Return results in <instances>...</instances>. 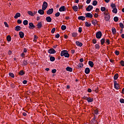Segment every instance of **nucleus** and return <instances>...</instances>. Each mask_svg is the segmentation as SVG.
<instances>
[{"label":"nucleus","mask_w":124,"mask_h":124,"mask_svg":"<svg viewBox=\"0 0 124 124\" xmlns=\"http://www.w3.org/2000/svg\"><path fill=\"white\" fill-rule=\"evenodd\" d=\"M119 26H120V28H121V29H124V24H123V23L120 22L119 23Z\"/></svg>","instance_id":"nucleus-45"},{"label":"nucleus","mask_w":124,"mask_h":124,"mask_svg":"<svg viewBox=\"0 0 124 124\" xmlns=\"http://www.w3.org/2000/svg\"><path fill=\"white\" fill-rule=\"evenodd\" d=\"M55 31H56V28H53L52 30H51V33H54Z\"/></svg>","instance_id":"nucleus-51"},{"label":"nucleus","mask_w":124,"mask_h":124,"mask_svg":"<svg viewBox=\"0 0 124 124\" xmlns=\"http://www.w3.org/2000/svg\"><path fill=\"white\" fill-rule=\"evenodd\" d=\"M46 20L48 23H51V22H52V18H51L50 16L46 17Z\"/></svg>","instance_id":"nucleus-12"},{"label":"nucleus","mask_w":124,"mask_h":124,"mask_svg":"<svg viewBox=\"0 0 124 124\" xmlns=\"http://www.w3.org/2000/svg\"><path fill=\"white\" fill-rule=\"evenodd\" d=\"M4 24L5 25V27H6V28H9V26H8V24H7L6 22H4Z\"/></svg>","instance_id":"nucleus-52"},{"label":"nucleus","mask_w":124,"mask_h":124,"mask_svg":"<svg viewBox=\"0 0 124 124\" xmlns=\"http://www.w3.org/2000/svg\"><path fill=\"white\" fill-rule=\"evenodd\" d=\"M91 26H92V24H91V23H89L88 22H85V27H91Z\"/></svg>","instance_id":"nucleus-34"},{"label":"nucleus","mask_w":124,"mask_h":124,"mask_svg":"<svg viewBox=\"0 0 124 124\" xmlns=\"http://www.w3.org/2000/svg\"><path fill=\"white\" fill-rule=\"evenodd\" d=\"M71 54H75V50L72 49L71 50Z\"/></svg>","instance_id":"nucleus-62"},{"label":"nucleus","mask_w":124,"mask_h":124,"mask_svg":"<svg viewBox=\"0 0 124 124\" xmlns=\"http://www.w3.org/2000/svg\"><path fill=\"white\" fill-rule=\"evenodd\" d=\"M106 44L107 45H109L110 44V40L109 39L106 40Z\"/></svg>","instance_id":"nucleus-47"},{"label":"nucleus","mask_w":124,"mask_h":124,"mask_svg":"<svg viewBox=\"0 0 124 124\" xmlns=\"http://www.w3.org/2000/svg\"><path fill=\"white\" fill-rule=\"evenodd\" d=\"M78 35V33H77V32H74L72 33L73 37H76V36H77Z\"/></svg>","instance_id":"nucleus-44"},{"label":"nucleus","mask_w":124,"mask_h":124,"mask_svg":"<svg viewBox=\"0 0 124 124\" xmlns=\"http://www.w3.org/2000/svg\"><path fill=\"white\" fill-rule=\"evenodd\" d=\"M93 44H95L96 43V40L95 39L93 40Z\"/></svg>","instance_id":"nucleus-59"},{"label":"nucleus","mask_w":124,"mask_h":124,"mask_svg":"<svg viewBox=\"0 0 124 124\" xmlns=\"http://www.w3.org/2000/svg\"><path fill=\"white\" fill-rule=\"evenodd\" d=\"M56 38H59L60 37V34L58 33L56 35H55Z\"/></svg>","instance_id":"nucleus-60"},{"label":"nucleus","mask_w":124,"mask_h":124,"mask_svg":"<svg viewBox=\"0 0 124 124\" xmlns=\"http://www.w3.org/2000/svg\"><path fill=\"white\" fill-rule=\"evenodd\" d=\"M62 31H65L66 30V26L65 25H62L61 27Z\"/></svg>","instance_id":"nucleus-38"},{"label":"nucleus","mask_w":124,"mask_h":124,"mask_svg":"<svg viewBox=\"0 0 124 124\" xmlns=\"http://www.w3.org/2000/svg\"><path fill=\"white\" fill-rule=\"evenodd\" d=\"M19 35L20 38H23L24 36L25 35V34L24 33V32H23L22 31H20L19 33Z\"/></svg>","instance_id":"nucleus-19"},{"label":"nucleus","mask_w":124,"mask_h":124,"mask_svg":"<svg viewBox=\"0 0 124 124\" xmlns=\"http://www.w3.org/2000/svg\"><path fill=\"white\" fill-rule=\"evenodd\" d=\"M87 101H88V103L93 102V99L91 98V97H88L87 99Z\"/></svg>","instance_id":"nucleus-25"},{"label":"nucleus","mask_w":124,"mask_h":124,"mask_svg":"<svg viewBox=\"0 0 124 124\" xmlns=\"http://www.w3.org/2000/svg\"><path fill=\"white\" fill-rule=\"evenodd\" d=\"M85 19H86V17L84 16H79L78 17V19L81 20V21H85Z\"/></svg>","instance_id":"nucleus-17"},{"label":"nucleus","mask_w":124,"mask_h":124,"mask_svg":"<svg viewBox=\"0 0 124 124\" xmlns=\"http://www.w3.org/2000/svg\"><path fill=\"white\" fill-rule=\"evenodd\" d=\"M92 123L93 124H96V121H95V116H94L92 120Z\"/></svg>","instance_id":"nucleus-40"},{"label":"nucleus","mask_w":124,"mask_h":124,"mask_svg":"<svg viewBox=\"0 0 124 124\" xmlns=\"http://www.w3.org/2000/svg\"><path fill=\"white\" fill-rule=\"evenodd\" d=\"M110 6L112 8V9H113L114 8H116V4L111 3Z\"/></svg>","instance_id":"nucleus-39"},{"label":"nucleus","mask_w":124,"mask_h":124,"mask_svg":"<svg viewBox=\"0 0 124 124\" xmlns=\"http://www.w3.org/2000/svg\"><path fill=\"white\" fill-rule=\"evenodd\" d=\"M105 10H106V8H105V7H101V11H102V12L105 11Z\"/></svg>","instance_id":"nucleus-49"},{"label":"nucleus","mask_w":124,"mask_h":124,"mask_svg":"<svg viewBox=\"0 0 124 124\" xmlns=\"http://www.w3.org/2000/svg\"><path fill=\"white\" fill-rule=\"evenodd\" d=\"M95 49H97L98 50H99V48H100V46H99V45L97 44L95 45Z\"/></svg>","instance_id":"nucleus-43"},{"label":"nucleus","mask_w":124,"mask_h":124,"mask_svg":"<svg viewBox=\"0 0 124 124\" xmlns=\"http://www.w3.org/2000/svg\"><path fill=\"white\" fill-rule=\"evenodd\" d=\"M47 7H48V3L46 1H44L42 5V9H43V10H46Z\"/></svg>","instance_id":"nucleus-3"},{"label":"nucleus","mask_w":124,"mask_h":124,"mask_svg":"<svg viewBox=\"0 0 124 124\" xmlns=\"http://www.w3.org/2000/svg\"><path fill=\"white\" fill-rule=\"evenodd\" d=\"M25 72H24L23 70H21L19 72L18 74L19 75H20L21 76H23V75H25Z\"/></svg>","instance_id":"nucleus-26"},{"label":"nucleus","mask_w":124,"mask_h":124,"mask_svg":"<svg viewBox=\"0 0 124 124\" xmlns=\"http://www.w3.org/2000/svg\"><path fill=\"white\" fill-rule=\"evenodd\" d=\"M19 17H21V14L20 13H17L14 16L15 19H17L19 18Z\"/></svg>","instance_id":"nucleus-15"},{"label":"nucleus","mask_w":124,"mask_h":124,"mask_svg":"<svg viewBox=\"0 0 124 124\" xmlns=\"http://www.w3.org/2000/svg\"><path fill=\"white\" fill-rule=\"evenodd\" d=\"M61 57H65V58H69V53H68V51L67 50H62L61 52Z\"/></svg>","instance_id":"nucleus-1"},{"label":"nucleus","mask_w":124,"mask_h":124,"mask_svg":"<svg viewBox=\"0 0 124 124\" xmlns=\"http://www.w3.org/2000/svg\"><path fill=\"white\" fill-rule=\"evenodd\" d=\"M15 31H21V26H16L15 27Z\"/></svg>","instance_id":"nucleus-20"},{"label":"nucleus","mask_w":124,"mask_h":124,"mask_svg":"<svg viewBox=\"0 0 124 124\" xmlns=\"http://www.w3.org/2000/svg\"><path fill=\"white\" fill-rule=\"evenodd\" d=\"M88 64H89V65H90L91 67H93V62L92 61H89L88 62Z\"/></svg>","instance_id":"nucleus-23"},{"label":"nucleus","mask_w":124,"mask_h":124,"mask_svg":"<svg viewBox=\"0 0 124 124\" xmlns=\"http://www.w3.org/2000/svg\"><path fill=\"white\" fill-rule=\"evenodd\" d=\"M17 23L18 24H22V20L20 19L17 20Z\"/></svg>","instance_id":"nucleus-63"},{"label":"nucleus","mask_w":124,"mask_h":124,"mask_svg":"<svg viewBox=\"0 0 124 124\" xmlns=\"http://www.w3.org/2000/svg\"><path fill=\"white\" fill-rule=\"evenodd\" d=\"M38 29H41L42 28V22H39L37 25Z\"/></svg>","instance_id":"nucleus-21"},{"label":"nucleus","mask_w":124,"mask_h":124,"mask_svg":"<svg viewBox=\"0 0 124 124\" xmlns=\"http://www.w3.org/2000/svg\"><path fill=\"white\" fill-rule=\"evenodd\" d=\"M9 75L10 77H12V78H14V77H15V75H14L12 73H9Z\"/></svg>","instance_id":"nucleus-42"},{"label":"nucleus","mask_w":124,"mask_h":124,"mask_svg":"<svg viewBox=\"0 0 124 124\" xmlns=\"http://www.w3.org/2000/svg\"><path fill=\"white\" fill-rule=\"evenodd\" d=\"M109 20H110V15H108V16H105L106 21H109Z\"/></svg>","instance_id":"nucleus-29"},{"label":"nucleus","mask_w":124,"mask_h":124,"mask_svg":"<svg viewBox=\"0 0 124 124\" xmlns=\"http://www.w3.org/2000/svg\"><path fill=\"white\" fill-rule=\"evenodd\" d=\"M92 24H93V25H94V26H95V25H98V21H97V20H96V19H93L92 21Z\"/></svg>","instance_id":"nucleus-9"},{"label":"nucleus","mask_w":124,"mask_h":124,"mask_svg":"<svg viewBox=\"0 0 124 124\" xmlns=\"http://www.w3.org/2000/svg\"><path fill=\"white\" fill-rule=\"evenodd\" d=\"M23 25H24V26H27V25H28V24H29V21L27 20H25L23 21Z\"/></svg>","instance_id":"nucleus-30"},{"label":"nucleus","mask_w":124,"mask_h":124,"mask_svg":"<svg viewBox=\"0 0 124 124\" xmlns=\"http://www.w3.org/2000/svg\"><path fill=\"white\" fill-rule=\"evenodd\" d=\"M115 54L116 55V56H119V55H120V52H119L118 50H115Z\"/></svg>","instance_id":"nucleus-50"},{"label":"nucleus","mask_w":124,"mask_h":124,"mask_svg":"<svg viewBox=\"0 0 124 124\" xmlns=\"http://www.w3.org/2000/svg\"><path fill=\"white\" fill-rule=\"evenodd\" d=\"M28 14L29 15H31V16H33V13H32V12L29 11L28 12Z\"/></svg>","instance_id":"nucleus-46"},{"label":"nucleus","mask_w":124,"mask_h":124,"mask_svg":"<svg viewBox=\"0 0 124 124\" xmlns=\"http://www.w3.org/2000/svg\"><path fill=\"white\" fill-rule=\"evenodd\" d=\"M92 4L93 5V6H96L97 5V1L95 0L93 1Z\"/></svg>","instance_id":"nucleus-36"},{"label":"nucleus","mask_w":124,"mask_h":124,"mask_svg":"<svg viewBox=\"0 0 124 124\" xmlns=\"http://www.w3.org/2000/svg\"><path fill=\"white\" fill-rule=\"evenodd\" d=\"M102 36V33L100 31H99L96 32V38H97L98 39H100Z\"/></svg>","instance_id":"nucleus-2"},{"label":"nucleus","mask_w":124,"mask_h":124,"mask_svg":"<svg viewBox=\"0 0 124 124\" xmlns=\"http://www.w3.org/2000/svg\"><path fill=\"white\" fill-rule=\"evenodd\" d=\"M50 62H55V60H56V58L54 56H51L49 59Z\"/></svg>","instance_id":"nucleus-28"},{"label":"nucleus","mask_w":124,"mask_h":124,"mask_svg":"<svg viewBox=\"0 0 124 124\" xmlns=\"http://www.w3.org/2000/svg\"><path fill=\"white\" fill-rule=\"evenodd\" d=\"M104 15H106V16H108V15H110V14H109L108 13H107L106 12H105L104 13Z\"/></svg>","instance_id":"nucleus-61"},{"label":"nucleus","mask_w":124,"mask_h":124,"mask_svg":"<svg viewBox=\"0 0 124 124\" xmlns=\"http://www.w3.org/2000/svg\"><path fill=\"white\" fill-rule=\"evenodd\" d=\"M51 72L52 73H56L57 72V70L55 69H52Z\"/></svg>","instance_id":"nucleus-54"},{"label":"nucleus","mask_w":124,"mask_h":124,"mask_svg":"<svg viewBox=\"0 0 124 124\" xmlns=\"http://www.w3.org/2000/svg\"><path fill=\"white\" fill-rule=\"evenodd\" d=\"M78 32H80V33L82 32V28L79 27V28H78Z\"/></svg>","instance_id":"nucleus-57"},{"label":"nucleus","mask_w":124,"mask_h":124,"mask_svg":"<svg viewBox=\"0 0 124 124\" xmlns=\"http://www.w3.org/2000/svg\"><path fill=\"white\" fill-rule=\"evenodd\" d=\"M29 29H34L35 28V26L34 25H33V23L32 22H31L29 23Z\"/></svg>","instance_id":"nucleus-11"},{"label":"nucleus","mask_w":124,"mask_h":124,"mask_svg":"<svg viewBox=\"0 0 124 124\" xmlns=\"http://www.w3.org/2000/svg\"><path fill=\"white\" fill-rule=\"evenodd\" d=\"M65 11V7L64 6H62L59 8V11L60 12H63Z\"/></svg>","instance_id":"nucleus-10"},{"label":"nucleus","mask_w":124,"mask_h":124,"mask_svg":"<svg viewBox=\"0 0 124 124\" xmlns=\"http://www.w3.org/2000/svg\"><path fill=\"white\" fill-rule=\"evenodd\" d=\"M78 68H82V67H83V66H84V64L82 63H79L78 65Z\"/></svg>","instance_id":"nucleus-24"},{"label":"nucleus","mask_w":124,"mask_h":124,"mask_svg":"<svg viewBox=\"0 0 124 124\" xmlns=\"http://www.w3.org/2000/svg\"><path fill=\"white\" fill-rule=\"evenodd\" d=\"M47 53H48L49 54H55V53H56V51L54 48H50L48 50Z\"/></svg>","instance_id":"nucleus-5"},{"label":"nucleus","mask_w":124,"mask_h":124,"mask_svg":"<svg viewBox=\"0 0 124 124\" xmlns=\"http://www.w3.org/2000/svg\"><path fill=\"white\" fill-rule=\"evenodd\" d=\"M72 8H73V10L75 11V12L78 11V7L77 5L73 6L72 7Z\"/></svg>","instance_id":"nucleus-22"},{"label":"nucleus","mask_w":124,"mask_h":124,"mask_svg":"<svg viewBox=\"0 0 124 124\" xmlns=\"http://www.w3.org/2000/svg\"><path fill=\"white\" fill-rule=\"evenodd\" d=\"M79 8H82L83 7V5L81 4H78V5Z\"/></svg>","instance_id":"nucleus-64"},{"label":"nucleus","mask_w":124,"mask_h":124,"mask_svg":"<svg viewBox=\"0 0 124 124\" xmlns=\"http://www.w3.org/2000/svg\"><path fill=\"white\" fill-rule=\"evenodd\" d=\"M111 31L113 34H115V33L117 32V31L116 30L115 28H112Z\"/></svg>","instance_id":"nucleus-35"},{"label":"nucleus","mask_w":124,"mask_h":124,"mask_svg":"<svg viewBox=\"0 0 124 124\" xmlns=\"http://www.w3.org/2000/svg\"><path fill=\"white\" fill-rule=\"evenodd\" d=\"M93 9V6L92 5H89L87 8H86V11L90 12L91 10Z\"/></svg>","instance_id":"nucleus-8"},{"label":"nucleus","mask_w":124,"mask_h":124,"mask_svg":"<svg viewBox=\"0 0 124 124\" xmlns=\"http://www.w3.org/2000/svg\"><path fill=\"white\" fill-rule=\"evenodd\" d=\"M94 114H95V115H97L98 114V110H97V109L95 110Z\"/></svg>","instance_id":"nucleus-58"},{"label":"nucleus","mask_w":124,"mask_h":124,"mask_svg":"<svg viewBox=\"0 0 124 124\" xmlns=\"http://www.w3.org/2000/svg\"><path fill=\"white\" fill-rule=\"evenodd\" d=\"M61 15V13L60 12H57L55 14V17H59Z\"/></svg>","instance_id":"nucleus-48"},{"label":"nucleus","mask_w":124,"mask_h":124,"mask_svg":"<svg viewBox=\"0 0 124 124\" xmlns=\"http://www.w3.org/2000/svg\"><path fill=\"white\" fill-rule=\"evenodd\" d=\"M44 10H43V9H42V10L40 9L38 11V13H39V14H40V15H44Z\"/></svg>","instance_id":"nucleus-14"},{"label":"nucleus","mask_w":124,"mask_h":124,"mask_svg":"<svg viewBox=\"0 0 124 124\" xmlns=\"http://www.w3.org/2000/svg\"><path fill=\"white\" fill-rule=\"evenodd\" d=\"M120 103H124V99L123 98H120Z\"/></svg>","instance_id":"nucleus-53"},{"label":"nucleus","mask_w":124,"mask_h":124,"mask_svg":"<svg viewBox=\"0 0 124 124\" xmlns=\"http://www.w3.org/2000/svg\"><path fill=\"white\" fill-rule=\"evenodd\" d=\"M114 86L116 90H119L120 89V84L117 82V81L114 80Z\"/></svg>","instance_id":"nucleus-4"},{"label":"nucleus","mask_w":124,"mask_h":124,"mask_svg":"<svg viewBox=\"0 0 124 124\" xmlns=\"http://www.w3.org/2000/svg\"><path fill=\"white\" fill-rule=\"evenodd\" d=\"M7 40L8 42H10V41H11V36H10V35H8L7 36Z\"/></svg>","instance_id":"nucleus-32"},{"label":"nucleus","mask_w":124,"mask_h":124,"mask_svg":"<svg viewBox=\"0 0 124 124\" xmlns=\"http://www.w3.org/2000/svg\"><path fill=\"white\" fill-rule=\"evenodd\" d=\"M113 13H115V14H117V13L118 12V9L116 8L113 9L112 10Z\"/></svg>","instance_id":"nucleus-37"},{"label":"nucleus","mask_w":124,"mask_h":124,"mask_svg":"<svg viewBox=\"0 0 124 124\" xmlns=\"http://www.w3.org/2000/svg\"><path fill=\"white\" fill-rule=\"evenodd\" d=\"M100 42H101V45H103V44H104V43H105V38H102L100 40Z\"/></svg>","instance_id":"nucleus-33"},{"label":"nucleus","mask_w":124,"mask_h":124,"mask_svg":"<svg viewBox=\"0 0 124 124\" xmlns=\"http://www.w3.org/2000/svg\"><path fill=\"white\" fill-rule=\"evenodd\" d=\"M85 15L86 18H93V14L91 13H85Z\"/></svg>","instance_id":"nucleus-7"},{"label":"nucleus","mask_w":124,"mask_h":124,"mask_svg":"<svg viewBox=\"0 0 124 124\" xmlns=\"http://www.w3.org/2000/svg\"><path fill=\"white\" fill-rule=\"evenodd\" d=\"M114 22H118L119 21V17L115 16L113 18Z\"/></svg>","instance_id":"nucleus-41"},{"label":"nucleus","mask_w":124,"mask_h":124,"mask_svg":"<svg viewBox=\"0 0 124 124\" xmlns=\"http://www.w3.org/2000/svg\"><path fill=\"white\" fill-rule=\"evenodd\" d=\"M66 70L67 71H69L70 72H72V71L73 70V69H72V68L69 67V66H67L66 68Z\"/></svg>","instance_id":"nucleus-18"},{"label":"nucleus","mask_w":124,"mask_h":124,"mask_svg":"<svg viewBox=\"0 0 124 124\" xmlns=\"http://www.w3.org/2000/svg\"><path fill=\"white\" fill-rule=\"evenodd\" d=\"M53 12H54V9L51 8L48 9L46 11V14H47V15H51V14H52Z\"/></svg>","instance_id":"nucleus-6"},{"label":"nucleus","mask_w":124,"mask_h":124,"mask_svg":"<svg viewBox=\"0 0 124 124\" xmlns=\"http://www.w3.org/2000/svg\"><path fill=\"white\" fill-rule=\"evenodd\" d=\"M91 72V70L90 69V68L87 67L85 68V73L86 74H89Z\"/></svg>","instance_id":"nucleus-13"},{"label":"nucleus","mask_w":124,"mask_h":124,"mask_svg":"<svg viewBox=\"0 0 124 124\" xmlns=\"http://www.w3.org/2000/svg\"><path fill=\"white\" fill-rule=\"evenodd\" d=\"M11 87L13 88V89H14V88H15V85L14 83H12L11 84Z\"/></svg>","instance_id":"nucleus-56"},{"label":"nucleus","mask_w":124,"mask_h":124,"mask_svg":"<svg viewBox=\"0 0 124 124\" xmlns=\"http://www.w3.org/2000/svg\"><path fill=\"white\" fill-rule=\"evenodd\" d=\"M119 78V74H115L114 76V80H117Z\"/></svg>","instance_id":"nucleus-31"},{"label":"nucleus","mask_w":124,"mask_h":124,"mask_svg":"<svg viewBox=\"0 0 124 124\" xmlns=\"http://www.w3.org/2000/svg\"><path fill=\"white\" fill-rule=\"evenodd\" d=\"M120 63L122 66H124V61H121Z\"/></svg>","instance_id":"nucleus-55"},{"label":"nucleus","mask_w":124,"mask_h":124,"mask_svg":"<svg viewBox=\"0 0 124 124\" xmlns=\"http://www.w3.org/2000/svg\"><path fill=\"white\" fill-rule=\"evenodd\" d=\"M76 44L77 46H79V47H82V46H83V44L79 41L76 42Z\"/></svg>","instance_id":"nucleus-16"},{"label":"nucleus","mask_w":124,"mask_h":124,"mask_svg":"<svg viewBox=\"0 0 124 124\" xmlns=\"http://www.w3.org/2000/svg\"><path fill=\"white\" fill-rule=\"evenodd\" d=\"M23 62H22V65L24 66H26V65H27L28 64V61H23Z\"/></svg>","instance_id":"nucleus-27"}]
</instances>
